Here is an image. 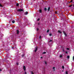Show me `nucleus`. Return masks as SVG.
<instances>
[{"label": "nucleus", "mask_w": 74, "mask_h": 74, "mask_svg": "<svg viewBox=\"0 0 74 74\" xmlns=\"http://www.w3.org/2000/svg\"><path fill=\"white\" fill-rule=\"evenodd\" d=\"M41 38V36H39V38L40 39Z\"/></svg>", "instance_id": "393cba45"}, {"label": "nucleus", "mask_w": 74, "mask_h": 74, "mask_svg": "<svg viewBox=\"0 0 74 74\" xmlns=\"http://www.w3.org/2000/svg\"><path fill=\"white\" fill-rule=\"evenodd\" d=\"M45 11H47V10H45Z\"/></svg>", "instance_id": "79ce46f5"}, {"label": "nucleus", "mask_w": 74, "mask_h": 74, "mask_svg": "<svg viewBox=\"0 0 74 74\" xmlns=\"http://www.w3.org/2000/svg\"><path fill=\"white\" fill-rule=\"evenodd\" d=\"M45 64H47V62H46L45 61Z\"/></svg>", "instance_id": "a878e982"}, {"label": "nucleus", "mask_w": 74, "mask_h": 74, "mask_svg": "<svg viewBox=\"0 0 74 74\" xmlns=\"http://www.w3.org/2000/svg\"><path fill=\"white\" fill-rule=\"evenodd\" d=\"M19 3H17L16 4V6H17V7H18V6H19Z\"/></svg>", "instance_id": "6e6552de"}, {"label": "nucleus", "mask_w": 74, "mask_h": 74, "mask_svg": "<svg viewBox=\"0 0 74 74\" xmlns=\"http://www.w3.org/2000/svg\"><path fill=\"white\" fill-rule=\"evenodd\" d=\"M40 58H41V59H42V57H40Z\"/></svg>", "instance_id": "4c0bfd02"}, {"label": "nucleus", "mask_w": 74, "mask_h": 74, "mask_svg": "<svg viewBox=\"0 0 74 74\" xmlns=\"http://www.w3.org/2000/svg\"><path fill=\"white\" fill-rule=\"evenodd\" d=\"M49 36H52V34H49Z\"/></svg>", "instance_id": "412c9836"}, {"label": "nucleus", "mask_w": 74, "mask_h": 74, "mask_svg": "<svg viewBox=\"0 0 74 74\" xmlns=\"http://www.w3.org/2000/svg\"><path fill=\"white\" fill-rule=\"evenodd\" d=\"M46 53V52H45L43 53V54H45Z\"/></svg>", "instance_id": "a211bd4d"}, {"label": "nucleus", "mask_w": 74, "mask_h": 74, "mask_svg": "<svg viewBox=\"0 0 74 74\" xmlns=\"http://www.w3.org/2000/svg\"><path fill=\"white\" fill-rule=\"evenodd\" d=\"M67 50H69V48H67Z\"/></svg>", "instance_id": "f704fd0d"}, {"label": "nucleus", "mask_w": 74, "mask_h": 74, "mask_svg": "<svg viewBox=\"0 0 74 74\" xmlns=\"http://www.w3.org/2000/svg\"><path fill=\"white\" fill-rule=\"evenodd\" d=\"M63 33L64 35H65V36H67V34H66V32H65L64 31H63Z\"/></svg>", "instance_id": "f03ea898"}, {"label": "nucleus", "mask_w": 74, "mask_h": 74, "mask_svg": "<svg viewBox=\"0 0 74 74\" xmlns=\"http://www.w3.org/2000/svg\"><path fill=\"white\" fill-rule=\"evenodd\" d=\"M16 64H17V65H18V63H17Z\"/></svg>", "instance_id": "ea45409f"}, {"label": "nucleus", "mask_w": 74, "mask_h": 74, "mask_svg": "<svg viewBox=\"0 0 74 74\" xmlns=\"http://www.w3.org/2000/svg\"><path fill=\"white\" fill-rule=\"evenodd\" d=\"M55 67H54L53 68V69L54 70V71H55Z\"/></svg>", "instance_id": "9b49d317"}, {"label": "nucleus", "mask_w": 74, "mask_h": 74, "mask_svg": "<svg viewBox=\"0 0 74 74\" xmlns=\"http://www.w3.org/2000/svg\"><path fill=\"white\" fill-rule=\"evenodd\" d=\"M67 58L68 59H69V58H70V56H67Z\"/></svg>", "instance_id": "4468645a"}, {"label": "nucleus", "mask_w": 74, "mask_h": 74, "mask_svg": "<svg viewBox=\"0 0 74 74\" xmlns=\"http://www.w3.org/2000/svg\"><path fill=\"white\" fill-rule=\"evenodd\" d=\"M0 71H1V70L0 69Z\"/></svg>", "instance_id": "a19ab883"}, {"label": "nucleus", "mask_w": 74, "mask_h": 74, "mask_svg": "<svg viewBox=\"0 0 74 74\" xmlns=\"http://www.w3.org/2000/svg\"><path fill=\"white\" fill-rule=\"evenodd\" d=\"M25 74H27V73H26V72H25Z\"/></svg>", "instance_id": "c756f323"}, {"label": "nucleus", "mask_w": 74, "mask_h": 74, "mask_svg": "<svg viewBox=\"0 0 74 74\" xmlns=\"http://www.w3.org/2000/svg\"><path fill=\"white\" fill-rule=\"evenodd\" d=\"M23 56H24V54H23L22 56V57H23Z\"/></svg>", "instance_id": "cd10ccee"}, {"label": "nucleus", "mask_w": 74, "mask_h": 74, "mask_svg": "<svg viewBox=\"0 0 74 74\" xmlns=\"http://www.w3.org/2000/svg\"><path fill=\"white\" fill-rule=\"evenodd\" d=\"M62 16L63 15V16H64V15H62Z\"/></svg>", "instance_id": "49530a36"}, {"label": "nucleus", "mask_w": 74, "mask_h": 74, "mask_svg": "<svg viewBox=\"0 0 74 74\" xmlns=\"http://www.w3.org/2000/svg\"><path fill=\"white\" fill-rule=\"evenodd\" d=\"M28 14V12H25V15H27V14Z\"/></svg>", "instance_id": "9d476101"}, {"label": "nucleus", "mask_w": 74, "mask_h": 74, "mask_svg": "<svg viewBox=\"0 0 74 74\" xmlns=\"http://www.w3.org/2000/svg\"><path fill=\"white\" fill-rule=\"evenodd\" d=\"M40 21V18H38L37 20L38 21Z\"/></svg>", "instance_id": "b1692460"}, {"label": "nucleus", "mask_w": 74, "mask_h": 74, "mask_svg": "<svg viewBox=\"0 0 74 74\" xmlns=\"http://www.w3.org/2000/svg\"><path fill=\"white\" fill-rule=\"evenodd\" d=\"M65 73L66 74H68V71H65Z\"/></svg>", "instance_id": "f8f14e48"}, {"label": "nucleus", "mask_w": 74, "mask_h": 74, "mask_svg": "<svg viewBox=\"0 0 74 74\" xmlns=\"http://www.w3.org/2000/svg\"><path fill=\"white\" fill-rule=\"evenodd\" d=\"M47 10H50V7H49L48 8Z\"/></svg>", "instance_id": "5701e85b"}, {"label": "nucleus", "mask_w": 74, "mask_h": 74, "mask_svg": "<svg viewBox=\"0 0 74 74\" xmlns=\"http://www.w3.org/2000/svg\"><path fill=\"white\" fill-rule=\"evenodd\" d=\"M49 30H48L47 31V33H48V32H49Z\"/></svg>", "instance_id": "4be33fe9"}, {"label": "nucleus", "mask_w": 74, "mask_h": 74, "mask_svg": "<svg viewBox=\"0 0 74 74\" xmlns=\"http://www.w3.org/2000/svg\"><path fill=\"white\" fill-rule=\"evenodd\" d=\"M72 11V12L73 11V10H72V11Z\"/></svg>", "instance_id": "a18cd8bd"}, {"label": "nucleus", "mask_w": 74, "mask_h": 74, "mask_svg": "<svg viewBox=\"0 0 74 74\" xmlns=\"http://www.w3.org/2000/svg\"><path fill=\"white\" fill-rule=\"evenodd\" d=\"M62 51H63V52H64V49H63Z\"/></svg>", "instance_id": "7c9ffc66"}, {"label": "nucleus", "mask_w": 74, "mask_h": 74, "mask_svg": "<svg viewBox=\"0 0 74 74\" xmlns=\"http://www.w3.org/2000/svg\"><path fill=\"white\" fill-rule=\"evenodd\" d=\"M60 58H62V55H60Z\"/></svg>", "instance_id": "aec40b11"}, {"label": "nucleus", "mask_w": 74, "mask_h": 74, "mask_svg": "<svg viewBox=\"0 0 74 74\" xmlns=\"http://www.w3.org/2000/svg\"><path fill=\"white\" fill-rule=\"evenodd\" d=\"M73 60H74V56H73Z\"/></svg>", "instance_id": "72a5a7b5"}, {"label": "nucleus", "mask_w": 74, "mask_h": 74, "mask_svg": "<svg viewBox=\"0 0 74 74\" xmlns=\"http://www.w3.org/2000/svg\"><path fill=\"white\" fill-rule=\"evenodd\" d=\"M73 0H71V1L69 2V3H71V2H73Z\"/></svg>", "instance_id": "dca6fc26"}, {"label": "nucleus", "mask_w": 74, "mask_h": 74, "mask_svg": "<svg viewBox=\"0 0 74 74\" xmlns=\"http://www.w3.org/2000/svg\"><path fill=\"white\" fill-rule=\"evenodd\" d=\"M19 30H17V34H19Z\"/></svg>", "instance_id": "0eeeda50"}, {"label": "nucleus", "mask_w": 74, "mask_h": 74, "mask_svg": "<svg viewBox=\"0 0 74 74\" xmlns=\"http://www.w3.org/2000/svg\"><path fill=\"white\" fill-rule=\"evenodd\" d=\"M58 33H60V34H61V33H62V32H61V31H59V30H58Z\"/></svg>", "instance_id": "423d86ee"}, {"label": "nucleus", "mask_w": 74, "mask_h": 74, "mask_svg": "<svg viewBox=\"0 0 74 74\" xmlns=\"http://www.w3.org/2000/svg\"><path fill=\"white\" fill-rule=\"evenodd\" d=\"M39 12L40 13H41L42 12V10H39Z\"/></svg>", "instance_id": "39448f33"}, {"label": "nucleus", "mask_w": 74, "mask_h": 74, "mask_svg": "<svg viewBox=\"0 0 74 74\" xmlns=\"http://www.w3.org/2000/svg\"><path fill=\"white\" fill-rule=\"evenodd\" d=\"M51 41H52V40H50L49 42H51Z\"/></svg>", "instance_id": "2f4dec72"}, {"label": "nucleus", "mask_w": 74, "mask_h": 74, "mask_svg": "<svg viewBox=\"0 0 74 74\" xmlns=\"http://www.w3.org/2000/svg\"><path fill=\"white\" fill-rule=\"evenodd\" d=\"M23 69H24L25 71H26V67L25 66H23Z\"/></svg>", "instance_id": "7ed1b4c3"}, {"label": "nucleus", "mask_w": 74, "mask_h": 74, "mask_svg": "<svg viewBox=\"0 0 74 74\" xmlns=\"http://www.w3.org/2000/svg\"><path fill=\"white\" fill-rule=\"evenodd\" d=\"M65 53H67V51H66Z\"/></svg>", "instance_id": "c9c22d12"}, {"label": "nucleus", "mask_w": 74, "mask_h": 74, "mask_svg": "<svg viewBox=\"0 0 74 74\" xmlns=\"http://www.w3.org/2000/svg\"><path fill=\"white\" fill-rule=\"evenodd\" d=\"M38 30H39V29L37 28V31H38Z\"/></svg>", "instance_id": "bb28decb"}, {"label": "nucleus", "mask_w": 74, "mask_h": 74, "mask_svg": "<svg viewBox=\"0 0 74 74\" xmlns=\"http://www.w3.org/2000/svg\"><path fill=\"white\" fill-rule=\"evenodd\" d=\"M62 69H64V66H62Z\"/></svg>", "instance_id": "f3484780"}, {"label": "nucleus", "mask_w": 74, "mask_h": 74, "mask_svg": "<svg viewBox=\"0 0 74 74\" xmlns=\"http://www.w3.org/2000/svg\"><path fill=\"white\" fill-rule=\"evenodd\" d=\"M40 25V23H38V25Z\"/></svg>", "instance_id": "c03bdc74"}, {"label": "nucleus", "mask_w": 74, "mask_h": 74, "mask_svg": "<svg viewBox=\"0 0 74 74\" xmlns=\"http://www.w3.org/2000/svg\"><path fill=\"white\" fill-rule=\"evenodd\" d=\"M31 74H34V73L32 71H31Z\"/></svg>", "instance_id": "ddd939ff"}, {"label": "nucleus", "mask_w": 74, "mask_h": 74, "mask_svg": "<svg viewBox=\"0 0 74 74\" xmlns=\"http://www.w3.org/2000/svg\"><path fill=\"white\" fill-rule=\"evenodd\" d=\"M49 10H48V11L49 12Z\"/></svg>", "instance_id": "58836bf2"}, {"label": "nucleus", "mask_w": 74, "mask_h": 74, "mask_svg": "<svg viewBox=\"0 0 74 74\" xmlns=\"http://www.w3.org/2000/svg\"><path fill=\"white\" fill-rule=\"evenodd\" d=\"M0 7H3V5H1V4L0 3Z\"/></svg>", "instance_id": "6ab92c4d"}, {"label": "nucleus", "mask_w": 74, "mask_h": 74, "mask_svg": "<svg viewBox=\"0 0 74 74\" xmlns=\"http://www.w3.org/2000/svg\"><path fill=\"white\" fill-rule=\"evenodd\" d=\"M17 11L18 12H21V11H23V10H17Z\"/></svg>", "instance_id": "f257e3e1"}, {"label": "nucleus", "mask_w": 74, "mask_h": 74, "mask_svg": "<svg viewBox=\"0 0 74 74\" xmlns=\"http://www.w3.org/2000/svg\"><path fill=\"white\" fill-rule=\"evenodd\" d=\"M73 7H74V4L73 5Z\"/></svg>", "instance_id": "e433bc0d"}, {"label": "nucleus", "mask_w": 74, "mask_h": 74, "mask_svg": "<svg viewBox=\"0 0 74 74\" xmlns=\"http://www.w3.org/2000/svg\"><path fill=\"white\" fill-rule=\"evenodd\" d=\"M19 10H22V9H19Z\"/></svg>", "instance_id": "37998d69"}, {"label": "nucleus", "mask_w": 74, "mask_h": 74, "mask_svg": "<svg viewBox=\"0 0 74 74\" xmlns=\"http://www.w3.org/2000/svg\"><path fill=\"white\" fill-rule=\"evenodd\" d=\"M73 6V4H71V5H70L69 6V7H71Z\"/></svg>", "instance_id": "1a4fd4ad"}, {"label": "nucleus", "mask_w": 74, "mask_h": 74, "mask_svg": "<svg viewBox=\"0 0 74 74\" xmlns=\"http://www.w3.org/2000/svg\"><path fill=\"white\" fill-rule=\"evenodd\" d=\"M37 49H38L37 47L35 48V51H34L35 52H36V51H37Z\"/></svg>", "instance_id": "20e7f679"}, {"label": "nucleus", "mask_w": 74, "mask_h": 74, "mask_svg": "<svg viewBox=\"0 0 74 74\" xmlns=\"http://www.w3.org/2000/svg\"><path fill=\"white\" fill-rule=\"evenodd\" d=\"M15 21H12V23H15Z\"/></svg>", "instance_id": "2eb2a0df"}, {"label": "nucleus", "mask_w": 74, "mask_h": 74, "mask_svg": "<svg viewBox=\"0 0 74 74\" xmlns=\"http://www.w3.org/2000/svg\"><path fill=\"white\" fill-rule=\"evenodd\" d=\"M44 10H47V8H45L44 9Z\"/></svg>", "instance_id": "473e14b6"}, {"label": "nucleus", "mask_w": 74, "mask_h": 74, "mask_svg": "<svg viewBox=\"0 0 74 74\" xmlns=\"http://www.w3.org/2000/svg\"><path fill=\"white\" fill-rule=\"evenodd\" d=\"M55 14H57V12L55 11Z\"/></svg>", "instance_id": "c85d7f7f"}]
</instances>
